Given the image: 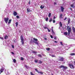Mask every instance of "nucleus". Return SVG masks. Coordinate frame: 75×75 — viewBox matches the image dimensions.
Returning a JSON list of instances; mask_svg holds the SVG:
<instances>
[{
    "label": "nucleus",
    "instance_id": "1",
    "mask_svg": "<svg viewBox=\"0 0 75 75\" xmlns=\"http://www.w3.org/2000/svg\"><path fill=\"white\" fill-rule=\"evenodd\" d=\"M33 40H31V41H30V43H32L33 42H34V43H35V44H37L38 45V42H37V41H38V40L37 39H35V38H33Z\"/></svg>",
    "mask_w": 75,
    "mask_h": 75
},
{
    "label": "nucleus",
    "instance_id": "2",
    "mask_svg": "<svg viewBox=\"0 0 75 75\" xmlns=\"http://www.w3.org/2000/svg\"><path fill=\"white\" fill-rule=\"evenodd\" d=\"M59 68H62L63 69H63V71H65V69H68V67H66L65 66H63V65H62L61 66H60Z\"/></svg>",
    "mask_w": 75,
    "mask_h": 75
},
{
    "label": "nucleus",
    "instance_id": "3",
    "mask_svg": "<svg viewBox=\"0 0 75 75\" xmlns=\"http://www.w3.org/2000/svg\"><path fill=\"white\" fill-rule=\"evenodd\" d=\"M21 42H22V44H24V39H23V37L22 36H21Z\"/></svg>",
    "mask_w": 75,
    "mask_h": 75
},
{
    "label": "nucleus",
    "instance_id": "4",
    "mask_svg": "<svg viewBox=\"0 0 75 75\" xmlns=\"http://www.w3.org/2000/svg\"><path fill=\"white\" fill-rule=\"evenodd\" d=\"M9 20V19L8 18H4V21H5L6 23H8V21Z\"/></svg>",
    "mask_w": 75,
    "mask_h": 75
},
{
    "label": "nucleus",
    "instance_id": "5",
    "mask_svg": "<svg viewBox=\"0 0 75 75\" xmlns=\"http://www.w3.org/2000/svg\"><path fill=\"white\" fill-rule=\"evenodd\" d=\"M71 28H69L68 30V35H69L70 33H71Z\"/></svg>",
    "mask_w": 75,
    "mask_h": 75
},
{
    "label": "nucleus",
    "instance_id": "6",
    "mask_svg": "<svg viewBox=\"0 0 75 75\" xmlns=\"http://www.w3.org/2000/svg\"><path fill=\"white\" fill-rule=\"evenodd\" d=\"M69 65L71 68L72 69H74V66L73 65L69 64Z\"/></svg>",
    "mask_w": 75,
    "mask_h": 75
},
{
    "label": "nucleus",
    "instance_id": "7",
    "mask_svg": "<svg viewBox=\"0 0 75 75\" xmlns=\"http://www.w3.org/2000/svg\"><path fill=\"white\" fill-rule=\"evenodd\" d=\"M64 60V58L62 57H59V61H63Z\"/></svg>",
    "mask_w": 75,
    "mask_h": 75
},
{
    "label": "nucleus",
    "instance_id": "8",
    "mask_svg": "<svg viewBox=\"0 0 75 75\" xmlns=\"http://www.w3.org/2000/svg\"><path fill=\"white\" fill-rule=\"evenodd\" d=\"M4 68H2L0 70V74H1V73H2V72H3V70H4Z\"/></svg>",
    "mask_w": 75,
    "mask_h": 75
},
{
    "label": "nucleus",
    "instance_id": "9",
    "mask_svg": "<svg viewBox=\"0 0 75 75\" xmlns=\"http://www.w3.org/2000/svg\"><path fill=\"white\" fill-rule=\"evenodd\" d=\"M75 3H73V4H71V6L73 8L75 7Z\"/></svg>",
    "mask_w": 75,
    "mask_h": 75
},
{
    "label": "nucleus",
    "instance_id": "10",
    "mask_svg": "<svg viewBox=\"0 0 75 75\" xmlns=\"http://www.w3.org/2000/svg\"><path fill=\"white\" fill-rule=\"evenodd\" d=\"M61 9L62 12H64V8L62 6H61Z\"/></svg>",
    "mask_w": 75,
    "mask_h": 75
},
{
    "label": "nucleus",
    "instance_id": "11",
    "mask_svg": "<svg viewBox=\"0 0 75 75\" xmlns=\"http://www.w3.org/2000/svg\"><path fill=\"white\" fill-rule=\"evenodd\" d=\"M13 15L15 16H17V12H15L14 11L13 12Z\"/></svg>",
    "mask_w": 75,
    "mask_h": 75
},
{
    "label": "nucleus",
    "instance_id": "12",
    "mask_svg": "<svg viewBox=\"0 0 75 75\" xmlns=\"http://www.w3.org/2000/svg\"><path fill=\"white\" fill-rule=\"evenodd\" d=\"M68 24H69V23H70V22H71V20L69 18L68 19Z\"/></svg>",
    "mask_w": 75,
    "mask_h": 75
},
{
    "label": "nucleus",
    "instance_id": "13",
    "mask_svg": "<svg viewBox=\"0 0 75 75\" xmlns=\"http://www.w3.org/2000/svg\"><path fill=\"white\" fill-rule=\"evenodd\" d=\"M64 35H65V36H67V35H68V33L65 32L64 33Z\"/></svg>",
    "mask_w": 75,
    "mask_h": 75
},
{
    "label": "nucleus",
    "instance_id": "14",
    "mask_svg": "<svg viewBox=\"0 0 75 75\" xmlns=\"http://www.w3.org/2000/svg\"><path fill=\"white\" fill-rule=\"evenodd\" d=\"M8 37L7 35H6L4 37V39H5V40H7V39H8Z\"/></svg>",
    "mask_w": 75,
    "mask_h": 75
},
{
    "label": "nucleus",
    "instance_id": "15",
    "mask_svg": "<svg viewBox=\"0 0 75 75\" xmlns=\"http://www.w3.org/2000/svg\"><path fill=\"white\" fill-rule=\"evenodd\" d=\"M44 6H42V5H41L40 7V8H41V9H42L43 8H44Z\"/></svg>",
    "mask_w": 75,
    "mask_h": 75
},
{
    "label": "nucleus",
    "instance_id": "16",
    "mask_svg": "<svg viewBox=\"0 0 75 75\" xmlns=\"http://www.w3.org/2000/svg\"><path fill=\"white\" fill-rule=\"evenodd\" d=\"M62 14H61L59 16L60 18H62Z\"/></svg>",
    "mask_w": 75,
    "mask_h": 75
},
{
    "label": "nucleus",
    "instance_id": "17",
    "mask_svg": "<svg viewBox=\"0 0 75 75\" xmlns=\"http://www.w3.org/2000/svg\"><path fill=\"white\" fill-rule=\"evenodd\" d=\"M72 30L73 32H74V33H75V28L74 27H72Z\"/></svg>",
    "mask_w": 75,
    "mask_h": 75
},
{
    "label": "nucleus",
    "instance_id": "18",
    "mask_svg": "<svg viewBox=\"0 0 75 75\" xmlns=\"http://www.w3.org/2000/svg\"><path fill=\"white\" fill-rule=\"evenodd\" d=\"M51 13H50L48 15L49 17L50 18L51 17Z\"/></svg>",
    "mask_w": 75,
    "mask_h": 75
},
{
    "label": "nucleus",
    "instance_id": "19",
    "mask_svg": "<svg viewBox=\"0 0 75 75\" xmlns=\"http://www.w3.org/2000/svg\"><path fill=\"white\" fill-rule=\"evenodd\" d=\"M27 11L28 13H29V12H30V8H28L27 9Z\"/></svg>",
    "mask_w": 75,
    "mask_h": 75
},
{
    "label": "nucleus",
    "instance_id": "20",
    "mask_svg": "<svg viewBox=\"0 0 75 75\" xmlns=\"http://www.w3.org/2000/svg\"><path fill=\"white\" fill-rule=\"evenodd\" d=\"M42 61H40V60L39 61V62H38V64H42Z\"/></svg>",
    "mask_w": 75,
    "mask_h": 75
},
{
    "label": "nucleus",
    "instance_id": "21",
    "mask_svg": "<svg viewBox=\"0 0 75 75\" xmlns=\"http://www.w3.org/2000/svg\"><path fill=\"white\" fill-rule=\"evenodd\" d=\"M11 20H9V21L8 22V24H10V23H11Z\"/></svg>",
    "mask_w": 75,
    "mask_h": 75
},
{
    "label": "nucleus",
    "instance_id": "22",
    "mask_svg": "<svg viewBox=\"0 0 75 75\" xmlns=\"http://www.w3.org/2000/svg\"><path fill=\"white\" fill-rule=\"evenodd\" d=\"M52 31L53 34H55V33H54V31L53 30V29L52 28Z\"/></svg>",
    "mask_w": 75,
    "mask_h": 75
},
{
    "label": "nucleus",
    "instance_id": "23",
    "mask_svg": "<svg viewBox=\"0 0 75 75\" xmlns=\"http://www.w3.org/2000/svg\"><path fill=\"white\" fill-rule=\"evenodd\" d=\"M75 53H71L70 54V55H75Z\"/></svg>",
    "mask_w": 75,
    "mask_h": 75
},
{
    "label": "nucleus",
    "instance_id": "24",
    "mask_svg": "<svg viewBox=\"0 0 75 75\" xmlns=\"http://www.w3.org/2000/svg\"><path fill=\"white\" fill-rule=\"evenodd\" d=\"M60 26L61 27H62V24L61 23V22H60Z\"/></svg>",
    "mask_w": 75,
    "mask_h": 75
},
{
    "label": "nucleus",
    "instance_id": "25",
    "mask_svg": "<svg viewBox=\"0 0 75 75\" xmlns=\"http://www.w3.org/2000/svg\"><path fill=\"white\" fill-rule=\"evenodd\" d=\"M39 74H43V73L41 71H39L38 73Z\"/></svg>",
    "mask_w": 75,
    "mask_h": 75
},
{
    "label": "nucleus",
    "instance_id": "26",
    "mask_svg": "<svg viewBox=\"0 0 75 75\" xmlns=\"http://www.w3.org/2000/svg\"><path fill=\"white\" fill-rule=\"evenodd\" d=\"M48 18H47L45 19V20H46V21H48Z\"/></svg>",
    "mask_w": 75,
    "mask_h": 75
},
{
    "label": "nucleus",
    "instance_id": "27",
    "mask_svg": "<svg viewBox=\"0 0 75 75\" xmlns=\"http://www.w3.org/2000/svg\"><path fill=\"white\" fill-rule=\"evenodd\" d=\"M16 26L17 27L18 26V22H16Z\"/></svg>",
    "mask_w": 75,
    "mask_h": 75
},
{
    "label": "nucleus",
    "instance_id": "28",
    "mask_svg": "<svg viewBox=\"0 0 75 75\" xmlns=\"http://www.w3.org/2000/svg\"><path fill=\"white\" fill-rule=\"evenodd\" d=\"M13 62H16V59H14L13 60Z\"/></svg>",
    "mask_w": 75,
    "mask_h": 75
},
{
    "label": "nucleus",
    "instance_id": "29",
    "mask_svg": "<svg viewBox=\"0 0 75 75\" xmlns=\"http://www.w3.org/2000/svg\"><path fill=\"white\" fill-rule=\"evenodd\" d=\"M47 50V51H50V48H48L46 49Z\"/></svg>",
    "mask_w": 75,
    "mask_h": 75
},
{
    "label": "nucleus",
    "instance_id": "30",
    "mask_svg": "<svg viewBox=\"0 0 75 75\" xmlns=\"http://www.w3.org/2000/svg\"><path fill=\"white\" fill-rule=\"evenodd\" d=\"M0 38L1 40H4V39L2 37H0Z\"/></svg>",
    "mask_w": 75,
    "mask_h": 75
},
{
    "label": "nucleus",
    "instance_id": "31",
    "mask_svg": "<svg viewBox=\"0 0 75 75\" xmlns=\"http://www.w3.org/2000/svg\"><path fill=\"white\" fill-rule=\"evenodd\" d=\"M33 53H34V54H36V53H37V52H36L35 51H33Z\"/></svg>",
    "mask_w": 75,
    "mask_h": 75
},
{
    "label": "nucleus",
    "instance_id": "32",
    "mask_svg": "<svg viewBox=\"0 0 75 75\" xmlns=\"http://www.w3.org/2000/svg\"><path fill=\"white\" fill-rule=\"evenodd\" d=\"M47 30H48V32H50V31H51V30H49L48 28H47Z\"/></svg>",
    "mask_w": 75,
    "mask_h": 75
},
{
    "label": "nucleus",
    "instance_id": "33",
    "mask_svg": "<svg viewBox=\"0 0 75 75\" xmlns=\"http://www.w3.org/2000/svg\"><path fill=\"white\" fill-rule=\"evenodd\" d=\"M53 23H55V20H53Z\"/></svg>",
    "mask_w": 75,
    "mask_h": 75
},
{
    "label": "nucleus",
    "instance_id": "34",
    "mask_svg": "<svg viewBox=\"0 0 75 75\" xmlns=\"http://www.w3.org/2000/svg\"><path fill=\"white\" fill-rule=\"evenodd\" d=\"M35 70L36 71H37V72H38V73L39 71H38V69H35Z\"/></svg>",
    "mask_w": 75,
    "mask_h": 75
},
{
    "label": "nucleus",
    "instance_id": "35",
    "mask_svg": "<svg viewBox=\"0 0 75 75\" xmlns=\"http://www.w3.org/2000/svg\"><path fill=\"white\" fill-rule=\"evenodd\" d=\"M35 62H36V63H37V62H38V60H35Z\"/></svg>",
    "mask_w": 75,
    "mask_h": 75
},
{
    "label": "nucleus",
    "instance_id": "36",
    "mask_svg": "<svg viewBox=\"0 0 75 75\" xmlns=\"http://www.w3.org/2000/svg\"><path fill=\"white\" fill-rule=\"evenodd\" d=\"M51 21H52V19L50 18V20H49V22H51Z\"/></svg>",
    "mask_w": 75,
    "mask_h": 75
},
{
    "label": "nucleus",
    "instance_id": "37",
    "mask_svg": "<svg viewBox=\"0 0 75 75\" xmlns=\"http://www.w3.org/2000/svg\"><path fill=\"white\" fill-rule=\"evenodd\" d=\"M51 57H55V56H54V55H51Z\"/></svg>",
    "mask_w": 75,
    "mask_h": 75
},
{
    "label": "nucleus",
    "instance_id": "38",
    "mask_svg": "<svg viewBox=\"0 0 75 75\" xmlns=\"http://www.w3.org/2000/svg\"><path fill=\"white\" fill-rule=\"evenodd\" d=\"M21 60H24V58H23V57H21Z\"/></svg>",
    "mask_w": 75,
    "mask_h": 75
},
{
    "label": "nucleus",
    "instance_id": "39",
    "mask_svg": "<svg viewBox=\"0 0 75 75\" xmlns=\"http://www.w3.org/2000/svg\"><path fill=\"white\" fill-rule=\"evenodd\" d=\"M50 37L51 38H53V36L51 35H50Z\"/></svg>",
    "mask_w": 75,
    "mask_h": 75
},
{
    "label": "nucleus",
    "instance_id": "40",
    "mask_svg": "<svg viewBox=\"0 0 75 75\" xmlns=\"http://www.w3.org/2000/svg\"><path fill=\"white\" fill-rule=\"evenodd\" d=\"M60 43L61 45H63V44H62V42H60Z\"/></svg>",
    "mask_w": 75,
    "mask_h": 75
},
{
    "label": "nucleus",
    "instance_id": "41",
    "mask_svg": "<svg viewBox=\"0 0 75 75\" xmlns=\"http://www.w3.org/2000/svg\"><path fill=\"white\" fill-rule=\"evenodd\" d=\"M12 47L13 48H14V46L13 45H12Z\"/></svg>",
    "mask_w": 75,
    "mask_h": 75
},
{
    "label": "nucleus",
    "instance_id": "42",
    "mask_svg": "<svg viewBox=\"0 0 75 75\" xmlns=\"http://www.w3.org/2000/svg\"><path fill=\"white\" fill-rule=\"evenodd\" d=\"M16 18H19V16H16Z\"/></svg>",
    "mask_w": 75,
    "mask_h": 75
},
{
    "label": "nucleus",
    "instance_id": "43",
    "mask_svg": "<svg viewBox=\"0 0 75 75\" xmlns=\"http://www.w3.org/2000/svg\"><path fill=\"white\" fill-rule=\"evenodd\" d=\"M57 18V17H56L55 16H54L53 17V19H55V18Z\"/></svg>",
    "mask_w": 75,
    "mask_h": 75
},
{
    "label": "nucleus",
    "instance_id": "44",
    "mask_svg": "<svg viewBox=\"0 0 75 75\" xmlns=\"http://www.w3.org/2000/svg\"><path fill=\"white\" fill-rule=\"evenodd\" d=\"M44 29H47V27H44Z\"/></svg>",
    "mask_w": 75,
    "mask_h": 75
},
{
    "label": "nucleus",
    "instance_id": "45",
    "mask_svg": "<svg viewBox=\"0 0 75 75\" xmlns=\"http://www.w3.org/2000/svg\"><path fill=\"white\" fill-rule=\"evenodd\" d=\"M38 56H39V57H41V54H39L38 55Z\"/></svg>",
    "mask_w": 75,
    "mask_h": 75
},
{
    "label": "nucleus",
    "instance_id": "46",
    "mask_svg": "<svg viewBox=\"0 0 75 75\" xmlns=\"http://www.w3.org/2000/svg\"><path fill=\"white\" fill-rule=\"evenodd\" d=\"M67 18L65 17V18L64 19V20L65 21L66 20H67Z\"/></svg>",
    "mask_w": 75,
    "mask_h": 75
},
{
    "label": "nucleus",
    "instance_id": "47",
    "mask_svg": "<svg viewBox=\"0 0 75 75\" xmlns=\"http://www.w3.org/2000/svg\"><path fill=\"white\" fill-rule=\"evenodd\" d=\"M54 42H55V43H57V42H58V41H54Z\"/></svg>",
    "mask_w": 75,
    "mask_h": 75
},
{
    "label": "nucleus",
    "instance_id": "48",
    "mask_svg": "<svg viewBox=\"0 0 75 75\" xmlns=\"http://www.w3.org/2000/svg\"><path fill=\"white\" fill-rule=\"evenodd\" d=\"M25 68H27L28 67L26 65H25Z\"/></svg>",
    "mask_w": 75,
    "mask_h": 75
},
{
    "label": "nucleus",
    "instance_id": "49",
    "mask_svg": "<svg viewBox=\"0 0 75 75\" xmlns=\"http://www.w3.org/2000/svg\"><path fill=\"white\" fill-rule=\"evenodd\" d=\"M54 40H56L57 39V38L56 37H55L54 38Z\"/></svg>",
    "mask_w": 75,
    "mask_h": 75
},
{
    "label": "nucleus",
    "instance_id": "50",
    "mask_svg": "<svg viewBox=\"0 0 75 75\" xmlns=\"http://www.w3.org/2000/svg\"><path fill=\"white\" fill-rule=\"evenodd\" d=\"M11 54H13L14 55V53H13V52H11Z\"/></svg>",
    "mask_w": 75,
    "mask_h": 75
},
{
    "label": "nucleus",
    "instance_id": "51",
    "mask_svg": "<svg viewBox=\"0 0 75 75\" xmlns=\"http://www.w3.org/2000/svg\"><path fill=\"white\" fill-rule=\"evenodd\" d=\"M44 39H45V40H47V39L46 38H45Z\"/></svg>",
    "mask_w": 75,
    "mask_h": 75
},
{
    "label": "nucleus",
    "instance_id": "52",
    "mask_svg": "<svg viewBox=\"0 0 75 75\" xmlns=\"http://www.w3.org/2000/svg\"><path fill=\"white\" fill-rule=\"evenodd\" d=\"M54 4H56V3H55V2L54 3Z\"/></svg>",
    "mask_w": 75,
    "mask_h": 75
},
{
    "label": "nucleus",
    "instance_id": "53",
    "mask_svg": "<svg viewBox=\"0 0 75 75\" xmlns=\"http://www.w3.org/2000/svg\"><path fill=\"white\" fill-rule=\"evenodd\" d=\"M38 47H40V46H38V49H40V48H38Z\"/></svg>",
    "mask_w": 75,
    "mask_h": 75
},
{
    "label": "nucleus",
    "instance_id": "54",
    "mask_svg": "<svg viewBox=\"0 0 75 75\" xmlns=\"http://www.w3.org/2000/svg\"><path fill=\"white\" fill-rule=\"evenodd\" d=\"M29 4H30V2H29Z\"/></svg>",
    "mask_w": 75,
    "mask_h": 75
},
{
    "label": "nucleus",
    "instance_id": "55",
    "mask_svg": "<svg viewBox=\"0 0 75 75\" xmlns=\"http://www.w3.org/2000/svg\"><path fill=\"white\" fill-rule=\"evenodd\" d=\"M69 28V26H67V28Z\"/></svg>",
    "mask_w": 75,
    "mask_h": 75
},
{
    "label": "nucleus",
    "instance_id": "56",
    "mask_svg": "<svg viewBox=\"0 0 75 75\" xmlns=\"http://www.w3.org/2000/svg\"><path fill=\"white\" fill-rule=\"evenodd\" d=\"M74 65H75V61H74Z\"/></svg>",
    "mask_w": 75,
    "mask_h": 75
},
{
    "label": "nucleus",
    "instance_id": "57",
    "mask_svg": "<svg viewBox=\"0 0 75 75\" xmlns=\"http://www.w3.org/2000/svg\"><path fill=\"white\" fill-rule=\"evenodd\" d=\"M50 55H51V54H49Z\"/></svg>",
    "mask_w": 75,
    "mask_h": 75
},
{
    "label": "nucleus",
    "instance_id": "58",
    "mask_svg": "<svg viewBox=\"0 0 75 75\" xmlns=\"http://www.w3.org/2000/svg\"><path fill=\"white\" fill-rule=\"evenodd\" d=\"M71 10V8H70Z\"/></svg>",
    "mask_w": 75,
    "mask_h": 75
}]
</instances>
